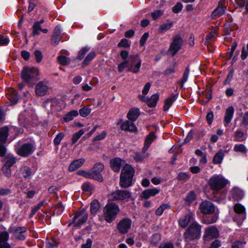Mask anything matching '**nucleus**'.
Instances as JSON below:
<instances>
[{"label":"nucleus","instance_id":"nucleus-18","mask_svg":"<svg viewBox=\"0 0 248 248\" xmlns=\"http://www.w3.org/2000/svg\"><path fill=\"white\" fill-rule=\"evenodd\" d=\"M234 112V109L233 107L230 106L226 108L224 118V124L225 126H228L231 122L233 116Z\"/></svg>","mask_w":248,"mask_h":248},{"label":"nucleus","instance_id":"nucleus-29","mask_svg":"<svg viewBox=\"0 0 248 248\" xmlns=\"http://www.w3.org/2000/svg\"><path fill=\"white\" fill-rule=\"evenodd\" d=\"M9 135V128L5 126L0 128V143H4Z\"/></svg>","mask_w":248,"mask_h":248},{"label":"nucleus","instance_id":"nucleus-34","mask_svg":"<svg viewBox=\"0 0 248 248\" xmlns=\"http://www.w3.org/2000/svg\"><path fill=\"white\" fill-rule=\"evenodd\" d=\"M224 156V152L222 150L219 151L217 154H216L213 158V163L217 164L221 163L223 159Z\"/></svg>","mask_w":248,"mask_h":248},{"label":"nucleus","instance_id":"nucleus-53","mask_svg":"<svg viewBox=\"0 0 248 248\" xmlns=\"http://www.w3.org/2000/svg\"><path fill=\"white\" fill-rule=\"evenodd\" d=\"M78 175L82 176L88 179H92V175L90 171H85L84 170H79L77 173Z\"/></svg>","mask_w":248,"mask_h":248},{"label":"nucleus","instance_id":"nucleus-60","mask_svg":"<svg viewBox=\"0 0 248 248\" xmlns=\"http://www.w3.org/2000/svg\"><path fill=\"white\" fill-rule=\"evenodd\" d=\"M195 199V195L194 192L190 191L186 198V201L189 203L192 202Z\"/></svg>","mask_w":248,"mask_h":248},{"label":"nucleus","instance_id":"nucleus-47","mask_svg":"<svg viewBox=\"0 0 248 248\" xmlns=\"http://www.w3.org/2000/svg\"><path fill=\"white\" fill-rule=\"evenodd\" d=\"M90 47L86 46L82 48L78 52V55L77 56V59L78 60H82L84 58L85 55L89 50Z\"/></svg>","mask_w":248,"mask_h":248},{"label":"nucleus","instance_id":"nucleus-12","mask_svg":"<svg viewBox=\"0 0 248 248\" xmlns=\"http://www.w3.org/2000/svg\"><path fill=\"white\" fill-rule=\"evenodd\" d=\"M131 220L128 218H124L121 220L117 224V229L122 234L126 233L131 227Z\"/></svg>","mask_w":248,"mask_h":248},{"label":"nucleus","instance_id":"nucleus-3","mask_svg":"<svg viewBox=\"0 0 248 248\" xmlns=\"http://www.w3.org/2000/svg\"><path fill=\"white\" fill-rule=\"evenodd\" d=\"M38 73L37 69L25 67L21 72V77L27 84L32 85L38 79Z\"/></svg>","mask_w":248,"mask_h":248},{"label":"nucleus","instance_id":"nucleus-14","mask_svg":"<svg viewBox=\"0 0 248 248\" xmlns=\"http://www.w3.org/2000/svg\"><path fill=\"white\" fill-rule=\"evenodd\" d=\"M9 231L13 233L16 239L23 241L26 238V235L24 234L27 231V228L25 227H18L14 230L10 228Z\"/></svg>","mask_w":248,"mask_h":248},{"label":"nucleus","instance_id":"nucleus-56","mask_svg":"<svg viewBox=\"0 0 248 248\" xmlns=\"http://www.w3.org/2000/svg\"><path fill=\"white\" fill-rule=\"evenodd\" d=\"M234 150L235 152H239L242 153H246L247 151L245 146L242 144H236L234 146Z\"/></svg>","mask_w":248,"mask_h":248},{"label":"nucleus","instance_id":"nucleus-41","mask_svg":"<svg viewBox=\"0 0 248 248\" xmlns=\"http://www.w3.org/2000/svg\"><path fill=\"white\" fill-rule=\"evenodd\" d=\"M190 177V173L181 172L178 173L177 178L179 181H186Z\"/></svg>","mask_w":248,"mask_h":248},{"label":"nucleus","instance_id":"nucleus-32","mask_svg":"<svg viewBox=\"0 0 248 248\" xmlns=\"http://www.w3.org/2000/svg\"><path fill=\"white\" fill-rule=\"evenodd\" d=\"M178 97V94H176L170 97L167 98L165 101L163 110L164 111L168 110L171 106L172 104L177 99Z\"/></svg>","mask_w":248,"mask_h":248},{"label":"nucleus","instance_id":"nucleus-11","mask_svg":"<svg viewBox=\"0 0 248 248\" xmlns=\"http://www.w3.org/2000/svg\"><path fill=\"white\" fill-rule=\"evenodd\" d=\"M113 201L127 200L131 196V193L127 190H116L110 195Z\"/></svg>","mask_w":248,"mask_h":248},{"label":"nucleus","instance_id":"nucleus-20","mask_svg":"<svg viewBox=\"0 0 248 248\" xmlns=\"http://www.w3.org/2000/svg\"><path fill=\"white\" fill-rule=\"evenodd\" d=\"M62 38L61 28L57 26L53 32L51 43L53 45H57Z\"/></svg>","mask_w":248,"mask_h":248},{"label":"nucleus","instance_id":"nucleus-55","mask_svg":"<svg viewBox=\"0 0 248 248\" xmlns=\"http://www.w3.org/2000/svg\"><path fill=\"white\" fill-rule=\"evenodd\" d=\"M35 60L37 62H40L43 59V54L42 52L39 50H36L34 52Z\"/></svg>","mask_w":248,"mask_h":248},{"label":"nucleus","instance_id":"nucleus-10","mask_svg":"<svg viewBox=\"0 0 248 248\" xmlns=\"http://www.w3.org/2000/svg\"><path fill=\"white\" fill-rule=\"evenodd\" d=\"M183 43V40L179 35H177L174 37L169 49L172 56L175 55L181 49Z\"/></svg>","mask_w":248,"mask_h":248},{"label":"nucleus","instance_id":"nucleus-25","mask_svg":"<svg viewBox=\"0 0 248 248\" xmlns=\"http://www.w3.org/2000/svg\"><path fill=\"white\" fill-rule=\"evenodd\" d=\"M140 114V111L139 108H132L129 109L127 114V117L128 120L135 121L137 119Z\"/></svg>","mask_w":248,"mask_h":248},{"label":"nucleus","instance_id":"nucleus-17","mask_svg":"<svg viewBox=\"0 0 248 248\" xmlns=\"http://www.w3.org/2000/svg\"><path fill=\"white\" fill-rule=\"evenodd\" d=\"M225 3L224 0L219 1L217 7L214 10L211 14L212 18H216L224 14L226 9Z\"/></svg>","mask_w":248,"mask_h":248},{"label":"nucleus","instance_id":"nucleus-9","mask_svg":"<svg viewBox=\"0 0 248 248\" xmlns=\"http://www.w3.org/2000/svg\"><path fill=\"white\" fill-rule=\"evenodd\" d=\"M88 217V215L85 208L76 212L73 217V221L75 223V226L80 227L86 222Z\"/></svg>","mask_w":248,"mask_h":248},{"label":"nucleus","instance_id":"nucleus-21","mask_svg":"<svg viewBox=\"0 0 248 248\" xmlns=\"http://www.w3.org/2000/svg\"><path fill=\"white\" fill-rule=\"evenodd\" d=\"M124 161L120 158L117 157L110 160V167L112 170L115 172H119L122 164Z\"/></svg>","mask_w":248,"mask_h":248},{"label":"nucleus","instance_id":"nucleus-46","mask_svg":"<svg viewBox=\"0 0 248 248\" xmlns=\"http://www.w3.org/2000/svg\"><path fill=\"white\" fill-rule=\"evenodd\" d=\"M170 208V206L168 204H163L156 209L155 214L157 216H161L165 209Z\"/></svg>","mask_w":248,"mask_h":248},{"label":"nucleus","instance_id":"nucleus-27","mask_svg":"<svg viewBox=\"0 0 248 248\" xmlns=\"http://www.w3.org/2000/svg\"><path fill=\"white\" fill-rule=\"evenodd\" d=\"M59 104L58 99L56 98H48L43 102V106L46 108L53 109Z\"/></svg>","mask_w":248,"mask_h":248},{"label":"nucleus","instance_id":"nucleus-58","mask_svg":"<svg viewBox=\"0 0 248 248\" xmlns=\"http://www.w3.org/2000/svg\"><path fill=\"white\" fill-rule=\"evenodd\" d=\"M130 45V42L128 41V40L126 39H122L118 45V46L123 47H128Z\"/></svg>","mask_w":248,"mask_h":248},{"label":"nucleus","instance_id":"nucleus-31","mask_svg":"<svg viewBox=\"0 0 248 248\" xmlns=\"http://www.w3.org/2000/svg\"><path fill=\"white\" fill-rule=\"evenodd\" d=\"M17 161V159L13 155H8L4 159V166L11 168L15 164Z\"/></svg>","mask_w":248,"mask_h":248},{"label":"nucleus","instance_id":"nucleus-43","mask_svg":"<svg viewBox=\"0 0 248 248\" xmlns=\"http://www.w3.org/2000/svg\"><path fill=\"white\" fill-rule=\"evenodd\" d=\"M84 133V131L83 129H81L78 132L75 133L72 139V144H75Z\"/></svg>","mask_w":248,"mask_h":248},{"label":"nucleus","instance_id":"nucleus-61","mask_svg":"<svg viewBox=\"0 0 248 248\" xmlns=\"http://www.w3.org/2000/svg\"><path fill=\"white\" fill-rule=\"evenodd\" d=\"M82 189L84 192H90L93 190V187L89 183H84L82 186Z\"/></svg>","mask_w":248,"mask_h":248},{"label":"nucleus","instance_id":"nucleus-63","mask_svg":"<svg viewBox=\"0 0 248 248\" xmlns=\"http://www.w3.org/2000/svg\"><path fill=\"white\" fill-rule=\"evenodd\" d=\"M145 157L146 156L145 155H142L140 153H135L134 158L137 162H140L142 161L145 158Z\"/></svg>","mask_w":248,"mask_h":248},{"label":"nucleus","instance_id":"nucleus-49","mask_svg":"<svg viewBox=\"0 0 248 248\" xmlns=\"http://www.w3.org/2000/svg\"><path fill=\"white\" fill-rule=\"evenodd\" d=\"M129 60L124 61L118 66V70L119 72H122L126 68H129Z\"/></svg>","mask_w":248,"mask_h":248},{"label":"nucleus","instance_id":"nucleus-40","mask_svg":"<svg viewBox=\"0 0 248 248\" xmlns=\"http://www.w3.org/2000/svg\"><path fill=\"white\" fill-rule=\"evenodd\" d=\"M58 243L56 239L51 238L47 239L46 242V248H58Z\"/></svg>","mask_w":248,"mask_h":248},{"label":"nucleus","instance_id":"nucleus-48","mask_svg":"<svg viewBox=\"0 0 248 248\" xmlns=\"http://www.w3.org/2000/svg\"><path fill=\"white\" fill-rule=\"evenodd\" d=\"M246 244V242L244 240H237L232 243L231 248H245Z\"/></svg>","mask_w":248,"mask_h":248},{"label":"nucleus","instance_id":"nucleus-7","mask_svg":"<svg viewBox=\"0 0 248 248\" xmlns=\"http://www.w3.org/2000/svg\"><path fill=\"white\" fill-rule=\"evenodd\" d=\"M129 68L128 71L133 73H138L141 67V60L137 54L131 55L129 57Z\"/></svg>","mask_w":248,"mask_h":248},{"label":"nucleus","instance_id":"nucleus-37","mask_svg":"<svg viewBox=\"0 0 248 248\" xmlns=\"http://www.w3.org/2000/svg\"><path fill=\"white\" fill-rule=\"evenodd\" d=\"M99 208V203L97 200H93L91 203L90 211L92 214H96Z\"/></svg>","mask_w":248,"mask_h":248},{"label":"nucleus","instance_id":"nucleus-39","mask_svg":"<svg viewBox=\"0 0 248 248\" xmlns=\"http://www.w3.org/2000/svg\"><path fill=\"white\" fill-rule=\"evenodd\" d=\"M78 113L77 110H73L68 113L64 117L65 122H69L72 120L74 117L78 116Z\"/></svg>","mask_w":248,"mask_h":248},{"label":"nucleus","instance_id":"nucleus-36","mask_svg":"<svg viewBox=\"0 0 248 248\" xmlns=\"http://www.w3.org/2000/svg\"><path fill=\"white\" fill-rule=\"evenodd\" d=\"M96 54L94 52H90L87 56L86 57L85 60L82 63V66L84 67L88 65L90 62L95 57Z\"/></svg>","mask_w":248,"mask_h":248},{"label":"nucleus","instance_id":"nucleus-59","mask_svg":"<svg viewBox=\"0 0 248 248\" xmlns=\"http://www.w3.org/2000/svg\"><path fill=\"white\" fill-rule=\"evenodd\" d=\"M172 25L171 22L167 23L161 25L160 27V30L161 32L169 30Z\"/></svg>","mask_w":248,"mask_h":248},{"label":"nucleus","instance_id":"nucleus-51","mask_svg":"<svg viewBox=\"0 0 248 248\" xmlns=\"http://www.w3.org/2000/svg\"><path fill=\"white\" fill-rule=\"evenodd\" d=\"M155 139V134L154 132H151L149 135L147 137L145 141V144H148L149 146H150L152 142Z\"/></svg>","mask_w":248,"mask_h":248},{"label":"nucleus","instance_id":"nucleus-22","mask_svg":"<svg viewBox=\"0 0 248 248\" xmlns=\"http://www.w3.org/2000/svg\"><path fill=\"white\" fill-rule=\"evenodd\" d=\"M85 162V159L81 158L73 161L68 167V170L70 171H73L80 168Z\"/></svg>","mask_w":248,"mask_h":248},{"label":"nucleus","instance_id":"nucleus-16","mask_svg":"<svg viewBox=\"0 0 248 248\" xmlns=\"http://www.w3.org/2000/svg\"><path fill=\"white\" fill-rule=\"evenodd\" d=\"M219 235V232L217 228L215 226H210L206 228L204 234L205 240L209 241L215 238H217Z\"/></svg>","mask_w":248,"mask_h":248},{"label":"nucleus","instance_id":"nucleus-8","mask_svg":"<svg viewBox=\"0 0 248 248\" xmlns=\"http://www.w3.org/2000/svg\"><path fill=\"white\" fill-rule=\"evenodd\" d=\"M104 169V166L103 163L97 162L94 164L91 170L92 179L99 182H102L103 179L101 172Z\"/></svg>","mask_w":248,"mask_h":248},{"label":"nucleus","instance_id":"nucleus-26","mask_svg":"<svg viewBox=\"0 0 248 248\" xmlns=\"http://www.w3.org/2000/svg\"><path fill=\"white\" fill-rule=\"evenodd\" d=\"M159 190L154 188L144 190L141 193V197L145 199H148L151 196H154L159 192Z\"/></svg>","mask_w":248,"mask_h":248},{"label":"nucleus","instance_id":"nucleus-57","mask_svg":"<svg viewBox=\"0 0 248 248\" xmlns=\"http://www.w3.org/2000/svg\"><path fill=\"white\" fill-rule=\"evenodd\" d=\"M64 137V134L62 132L59 133L55 138L54 140V143L55 145L60 144L61 141Z\"/></svg>","mask_w":248,"mask_h":248},{"label":"nucleus","instance_id":"nucleus-35","mask_svg":"<svg viewBox=\"0 0 248 248\" xmlns=\"http://www.w3.org/2000/svg\"><path fill=\"white\" fill-rule=\"evenodd\" d=\"M20 172L24 178H30L32 174L31 169L27 166H23L20 169Z\"/></svg>","mask_w":248,"mask_h":248},{"label":"nucleus","instance_id":"nucleus-50","mask_svg":"<svg viewBox=\"0 0 248 248\" xmlns=\"http://www.w3.org/2000/svg\"><path fill=\"white\" fill-rule=\"evenodd\" d=\"M176 65L174 63L171 66L167 68L163 72V74L167 76H169L171 74L174 73L176 71Z\"/></svg>","mask_w":248,"mask_h":248},{"label":"nucleus","instance_id":"nucleus-62","mask_svg":"<svg viewBox=\"0 0 248 248\" xmlns=\"http://www.w3.org/2000/svg\"><path fill=\"white\" fill-rule=\"evenodd\" d=\"M107 135V132L103 131L100 134L96 136L93 139V141H96L104 139Z\"/></svg>","mask_w":248,"mask_h":248},{"label":"nucleus","instance_id":"nucleus-54","mask_svg":"<svg viewBox=\"0 0 248 248\" xmlns=\"http://www.w3.org/2000/svg\"><path fill=\"white\" fill-rule=\"evenodd\" d=\"M244 133L240 130H237L234 133V138L235 140L238 141L243 140Z\"/></svg>","mask_w":248,"mask_h":248},{"label":"nucleus","instance_id":"nucleus-44","mask_svg":"<svg viewBox=\"0 0 248 248\" xmlns=\"http://www.w3.org/2000/svg\"><path fill=\"white\" fill-rule=\"evenodd\" d=\"M91 109L90 108L84 107L79 109V113L81 116L85 117L91 113Z\"/></svg>","mask_w":248,"mask_h":248},{"label":"nucleus","instance_id":"nucleus-4","mask_svg":"<svg viewBox=\"0 0 248 248\" xmlns=\"http://www.w3.org/2000/svg\"><path fill=\"white\" fill-rule=\"evenodd\" d=\"M201 232V226L197 222H194L190 224L184 233V238L187 241L199 239Z\"/></svg>","mask_w":248,"mask_h":248},{"label":"nucleus","instance_id":"nucleus-38","mask_svg":"<svg viewBox=\"0 0 248 248\" xmlns=\"http://www.w3.org/2000/svg\"><path fill=\"white\" fill-rule=\"evenodd\" d=\"M9 234L8 232L3 231L0 233V245L9 244L7 241L9 239Z\"/></svg>","mask_w":248,"mask_h":248},{"label":"nucleus","instance_id":"nucleus-2","mask_svg":"<svg viewBox=\"0 0 248 248\" xmlns=\"http://www.w3.org/2000/svg\"><path fill=\"white\" fill-rule=\"evenodd\" d=\"M228 181L221 175H214L211 177L208 184L210 189L215 194L218 193L228 184Z\"/></svg>","mask_w":248,"mask_h":248},{"label":"nucleus","instance_id":"nucleus-15","mask_svg":"<svg viewBox=\"0 0 248 248\" xmlns=\"http://www.w3.org/2000/svg\"><path fill=\"white\" fill-rule=\"evenodd\" d=\"M49 89V87L46 83L43 81L39 82L35 86V93L38 96L45 95Z\"/></svg>","mask_w":248,"mask_h":248},{"label":"nucleus","instance_id":"nucleus-6","mask_svg":"<svg viewBox=\"0 0 248 248\" xmlns=\"http://www.w3.org/2000/svg\"><path fill=\"white\" fill-rule=\"evenodd\" d=\"M36 149L35 146L31 143H26L16 148V154L22 157H28L31 155Z\"/></svg>","mask_w":248,"mask_h":248},{"label":"nucleus","instance_id":"nucleus-5","mask_svg":"<svg viewBox=\"0 0 248 248\" xmlns=\"http://www.w3.org/2000/svg\"><path fill=\"white\" fill-rule=\"evenodd\" d=\"M119 212V207L117 204L112 203L107 204L104 208L105 220L108 223H111Z\"/></svg>","mask_w":248,"mask_h":248},{"label":"nucleus","instance_id":"nucleus-13","mask_svg":"<svg viewBox=\"0 0 248 248\" xmlns=\"http://www.w3.org/2000/svg\"><path fill=\"white\" fill-rule=\"evenodd\" d=\"M200 209L202 214L209 215L215 212V207L211 202L204 201L201 203Z\"/></svg>","mask_w":248,"mask_h":248},{"label":"nucleus","instance_id":"nucleus-33","mask_svg":"<svg viewBox=\"0 0 248 248\" xmlns=\"http://www.w3.org/2000/svg\"><path fill=\"white\" fill-rule=\"evenodd\" d=\"M159 99V95L157 93L152 95L150 98L147 99L146 104L150 108L155 107Z\"/></svg>","mask_w":248,"mask_h":248},{"label":"nucleus","instance_id":"nucleus-23","mask_svg":"<svg viewBox=\"0 0 248 248\" xmlns=\"http://www.w3.org/2000/svg\"><path fill=\"white\" fill-rule=\"evenodd\" d=\"M121 129L132 132L137 131V128L135 124L129 121H126L121 126Z\"/></svg>","mask_w":248,"mask_h":248},{"label":"nucleus","instance_id":"nucleus-45","mask_svg":"<svg viewBox=\"0 0 248 248\" xmlns=\"http://www.w3.org/2000/svg\"><path fill=\"white\" fill-rule=\"evenodd\" d=\"M32 34L35 36L39 34V31H42V29L38 23H34L32 26Z\"/></svg>","mask_w":248,"mask_h":248},{"label":"nucleus","instance_id":"nucleus-64","mask_svg":"<svg viewBox=\"0 0 248 248\" xmlns=\"http://www.w3.org/2000/svg\"><path fill=\"white\" fill-rule=\"evenodd\" d=\"M2 170L4 175L7 177H10L11 176V170L10 167L3 165Z\"/></svg>","mask_w":248,"mask_h":248},{"label":"nucleus","instance_id":"nucleus-52","mask_svg":"<svg viewBox=\"0 0 248 248\" xmlns=\"http://www.w3.org/2000/svg\"><path fill=\"white\" fill-rule=\"evenodd\" d=\"M59 62L62 65H66L69 62L68 58L63 55H61L58 57Z\"/></svg>","mask_w":248,"mask_h":248},{"label":"nucleus","instance_id":"nucleus-24","mask_svg":"<svg viewBox=\"0 0 248 248\" xmlns=\"http://www.w3.org/2000/svg\"><path fill=\"white\" fill-rule=\"evenodd\" d=\"M231 196L233 200L238 201L243 198L244 193L240 188L234 187L231 191Z\"/></svg>","mask_w":248,"mask_h":248},{"label":"nucleus","instance_id":"nucleus-30","mask_svg":"<svg viewBox=\"0 0 248 248\" xmlns=\"http://www.w3.org/2000/svg\"><path fill=\"white\" fill-rule=\"evenodd\" d=\"M12 105L16 104L18 100L16 91L13 89L9 90L6 93Z\"/></svg>","mask_w":248,"mask_h":248},{"label":"nucleus","instance_id":"nucleus-42","mask_svg":"<svg viewBox=\"0 0 248 248\" xmlns=\"http://www.w3.org/2000/svg\"><path fill=\"white\" fill-rule=\"evenodd\" d=\"M189 74V68L186 67L185 71L183 75V77L179 82L181 84V88L183 87L184 83L187 80L188 75Z\"/></svg>","mask_w":248,"mask_h":248},{"label":"nucleus","instance_id":"nucleus-28","mask_svg":"<svg viewBox=\"0 0 248 248\" xmlns=\"http://www.w3.org/2000/svg\"><path fill=\"white\" fill-rule=\"evenodd\" d=\"M193 214L191 213L186 214L184 218L179 219L178 221L179 225L182 228L186 227L190 221L193 218Z\"/></svg>","mask_w":248,"mask_h":248},{"label":"nucleus","instance_id":"nucleus-1","mask_svg":"<svg viewBox=\"0 0 248 248\" xmlns=\"http://www.w3.org/2000/svg\"><path fill=\"white\" fill-rule=\"evenodd\" d=\"M134 173V169L130 165L125 164L121 171L120 186L123 188H127L131 186Z\"/></svg>","mask_w":248,"mask_h":248},{"label":"nucleus","instance_id":"nucleus-19","mask_svg":"<svg viewBox=\"0 0 248 248\" xmlns=\"http://www.w3.org/2000/svg\"><path fill=\"white\" fill-rule=\"evenodd\" d=\"M233 210L235 213L240 216L239 221L242 222L246 218V209L244 206L240 203H236L234 205Z\"/></svg>","mask_w":248,"mask_h":248}]
</instances>
